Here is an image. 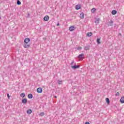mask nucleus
<instances>
[{
    "label": "nucleus",
    "instance_id": "nucleus-1",
    "mask_svg": "<svg viewBox=\"0 0 124 124\" xmlns=\"http://www.w3.org/2000/svg\"><path fill=\"white\" fill-rule=\"evenodd\" d=\"M30 41H31L30 38H26L24 39V43H25L24 45V48H29L31 46Z\"/></svg>",
    "mask_w": 124,
    "mask_h": 124
},
{
    "label": "nucleus",
    "instance_id": "nucleus-2",
    "mask_svg": "<svg viewBox=\"0 0 124 124\" xmlns=\"http://www.w3.org/2000/svg\"><path fill=\"white\" fill-rule=\"evenodd\" d=\"M42 92H43V90H42V88L39 87L37 89V92L38 93H42Z\"/></svg>",
    "mask_w": 124,
    "mask_h": 124
},
{
    "label": "nucleus",
    "instance_id": "nucleus-3",
    "mask_svg": "<svg viewBox=\"0 0 124 124\" xmlns=\"http://www.w3.org/2000/svg\"><path fill=\"white\" fill-rule=\"evenodd\" d=\"M71 68L73 69H77V68H80V66L78 65H75L74 66H72Z\"/></svg>",
    "mask_w": 124,
    "mask_h": 124
},
{
    "label": "nucleus",
    "instance_id": "nucleus-4",
    "mask_svg": "<svg viewBox=\"0 0 124 124\" xmlns=\"http://www.w3.org/2000/svg\"><path fill=\"white\" fill-rule=\"evenodd\" d=\"M27 102H28V99H27V98L22 99L21 101V103H23V104H26Z\"/></svg>",
    "mask_w": 124,
    "mask_h": 124
},
{
    "label": "nucleus",
    "instance_id": "nucleus-5",
    "mask_svg": "<svg viewBox=\"0 0 124 124\" xmlns=\"http://www.w3.org/2000/svg\"><path fill=\"white\" fill-rule=\"evenodd\" d=\"M70 31H75V27L74 26H72L69 27Z\"/></svg>",
    "mask_w": 124,
    "mask_h": 124
},
{
    "label": "nucleus",
    "instance_id": "nucleus-6",
    "mask_svg": "<svg viewBox=\"0 0 124 124\" xmlns=\"http://www.w3.org/2000/svg\"><path fill=\"white\" fill-rule=\"evenodd\" d=\"M113 24H114L113 20H110L108 22V26H110V27L113 26Z\"/></svg>",
    "mask_w": 124,
    "mask_h": 124
},
{
    "label": "nucleus",
    "instance_id": "nucleus-7",
    "mask_svg": "<svg viewBox=\"0 0 124 124\" xmlns=\"http://www.w3.org/2000/svg\"><path fill=\"white\" fill-rule=\"evenodd\" d=\"M44 21H48V20H49V16H46L44 17Z\"/></svg>",
    "mask_w": 124,
    "mask_h": 124
},
{
    "label": "nucleus",
    "instance_id": "nucleus-8",
    "mask_svg": "<svg viewBox=\"0 0 124 124\" xmlns=\"http://www.w3.org/2000/svg\"><path fill=\"white\" fill-rule=\"evenodd\" d=\"M79 17L80 19H84V13H81L79 15Z\"/></svg>",
    "mask_w": 124,
    "mask_h": 124
},
{
    "label": "nucleus",
    "instance_id": "nucleus-9",
    "mask_svg": "<svg viewBox=\"0 0 124 124\" xmlns=\"http://www.w3.org/2000/svg\"><path fill=\"white\" fill-rule=\"evenodd\" d=\"M28 98L31 99L33 97V96L32 95V94L30 93L28 95Z\"/></svg>",
    "mask_w": 124,
    "mask_h": 124
},
{
    "label": "nucleus",
    "instance_id": "nucleus-10",
    "mask_svg": "<svg viewBox=\"0 0 124 124\" xmlns=\"http://www.w3.org/2000/svg\"><path fill=\"white\" fill-rule=\"evenodd\" d=\"M111 14L112 15H116V14H117V11L115 10H112L111 12Z\"/></svg>",
    "mask_w": 124,
    "mask_h": 124
},
{
    "label": "nucleus",
    "instance_id": "nucleus-11",
    "mask_svg": "<svg viewBox=\"0 0 124 124\" xmlns=\"http://www.w3.org/2000/svg\"><path fill=\"white\" fill-rule=\"evenodd\" d=\"M93 35V33L91 32H89L87 33V36H88V37H90Z\"/></svg>",
    "mask_w": 124,
    "mask_h": 124
},
{
    "label": "nucleus",
    "instance_id": "nucleus-12",
    "mask_svg": "<svg viewBox=\"0 0 124 124\" xmlns=\"http://www.w3.org/2000/svg\"><path fill=\"white\" fill-rule=\"evenodd\" d=\"M84 53H82L81 54H79L78 56V59H82V58H83V57H84Z\"/></svg>",
    "mask_w": 124,
    "mask_h": 124
},
{
    "label": "nucleus",
    "instance_id": "nucleus-13",
    "mask_svg": "<svg viewBox=\"0 0 124 124\" xmlns=\"http://www.w3.org/2000/svg\"><path fill=\"white\" fill-rule=\"evenodd\" d=\"M81 9V6L77 5L76 6V9L77 10H79V9Z\"/></svg>",
    "mask_w": 124,
    "mask_h": 124
},
{
    "label": "nucleus",
    "instance_id": "nucleus-14",
    "mask_svg": "<svg viewBox=\"0 0 124 124\" xmlns=\"http://www.w3.org/2000/svg\"><path fill=\"white\" fill-rule=\"evenodd\" d=\"M120 102L121 103H124V97H122L120 99Z\"/></svg>",
    "mask_w": 124,
    "mask_h": 124
},
{
    "label": "nucleus",
    "instance_id": "nucleus-15",
    "mask_svg": "<svg viewBox=\"0 0 124 124\" xmlns=\"http://www.w3.org/2000/svg\"><path fill=\"white\" fill-rule=\"evenodd\" d=\"M32 112V111L31 109L27 110V114H31Z\"/></svg>",
    "mask_w": 124,
    "mask_h": 124
},
{
    "label": "nucleus",
    "instance_id": "nucleus-16",
    "mask_svg": "<svg viewBox=\"0 0 124 124\" xmlns=\"http://www.w3.org/2000/svg\"><path fill=\"white\" fill-rule=\"evenodd\" d=\"M106 101L107 103H108V104H110V100L108 98H107L106 99Z\"/></svg>",
    "mask_w": 124,
    "mask_h": 124
},
{
    "label": "nucleus",
    "instance_id": "nucleus-17",
    "mask_svg": "<svg viewBox=\"0 0 124 124\" xmlns=\"http://www.w3.org/2000/svg\"><path fill=\"white\" fill-rule=\"evenodd\" d=\"M90 49V46H87L84 47V50H86V51H87V50H89Z\"/></svg>",
    "mask_w": 124,
    "mask_h": 124
},
{
    "label": "nucleus",
    "instance_id": "nucleus-18",
    "mask_svg": "<svg viewBox=\"0 0 124 124\" xmlns=\"http://www.w3.org/2000/svg\"><path fill=\"white\" fill-rule=\"evenodd\" d=\"M25 96H26V94H25V93H21L20 94L21 97H23L24 98V97H25Z\"/></svg>",
    "mask_w": 124,
    "mask_h": 124
},
{
    "label": "nucleus",
    "instance_id": "nucleus-19",
    "mask_svg": "<svg viewBox=\"0 0 124 124\" xmlns=\"http://www.w3.org/2000/svg\"><path fill=\"white\" fill-rule=\"evenodd\" d=\"M99 20L100 19L99 18H97L95 21V23L96 24H98L99 23Z\"/></svg>",
    "mask_w": 124,
    "mask_h": 124
},
{
    "label": "nucleus",
    "instance_id": "nucleus-20",
    "mask_svg": "<svg viewBox=\"0 0 124 124\" xmlns=\"http://www.w3.org/2000/svg\"><path fill=\"white\" fill-rule=\"evenodd\" d=\"M16 3L17 5H21V1L19 0H17Z\"/></svg>",
    "mask_w": 124,
    "mask_h": 124
},
{
    "label": "nucleus",
    "instance_id": "nucleus-21",
    "mask_svg": "<svg viewBox=\"0 0 124 124\" xmlns=\"http://www.w3.org/2000/svg\"><path fill=\"white\" fill-rule=\"evenodd\" d=\"M96 42L98 44H100V38H97Z\"/></svg>",
    "mask_w": 124,
    "mask_h": 124
},
{
    "label": "nucleus",
    "instance_id": "nucleus-22",
    "mask_svg": "<svg viewBox=\"0 0 124 124\" xmlns=\"http://www.w3.org/2000/svg\"><path fill=\"white\" fill-rule=\"evenodd\" d=\"M58 83L59 85H61L62 83V81L58 80Z\"/></svg>",
    "mask_w": 124,
    "mask_h": 124
},
{
    "label": "nucleus",
    "instance_id": "nucleus-23",
    "mask_svg": "<svg viewBox=\"0 0 124 124\" xmlns=\"http://www.w3.org/2000/svg\"><path fill=\"white\" fill-rule=\"evenodd\" d=\"M95 10H96V9H95V8H93V9H92L91 11L93 13V12H94Z\"/></svg>",
    "mask_w": 124,
    "mask_h": 124
},
{
    "label": "nucleus",
    "instance_id": "nucleus-24",
    "mask_svg": "<svg viewBox=\"0 0 124 124\" xmlns=\"http://www.w3.org/2000/svg\"><path fill=\"white\" fill-rule=\"evenodd\" d=\"M45 113L44 112H41L40 113V116H41V117H43V116H44Z\"/></svg>",
    "mask_w": 124,
    "mask_h": 124
},
{
    "label": "nucleus",
    "instance_id": "nucleus-25",
    "mask_svg": "<svg viewBox=\"0 0 124 124\" xmlns=\"http://www.w3.org/2000/svg\"><path fill=\"white\" fill-rule=\"evenodd\" d=\"M116 96H120V93L117 92L116 94Z\"/></svg>",
    "mask_w": 124,
    "mask_h": 124
},
{
    "label": "nucleus",
    "instance_id": "nucleus-26",
    "mask_svg": "<svg viewBox=\"0 0 124 124\" xmlns=\"http://www.w3.org/2000/svg\"><path fill=\"white\" fill-rule=\"evenodd\" d=\"M7 97L9 98V99L10 98V96L9 95V93H7Z\"/></svg>",
    "mask_w": 124,
    "mask_h": 124
},
{
    "label": "nucleus",
    "instance_id": "nucleus-27",
    "mask_svg": "<svg viewBox=\"0 0 124 124\" xmlns=\"http://www.w3.org/2000/svg\"><path fill=\"white\" fill-rule=\"evenodd\" d=\"M81 49H82V47H78V50H81Z\"/></svg>",
    "mask_w": 124,
    "mask_h": 124
},
{
    "label": "nucleus",
    "instance_id": "nucleus-28",
    "mask_svg": "<svg viewBox=\"0 0 124 124\" xmlns=\"http://www.w3.org/2000/svg\"><path fill=\"white\" fill-rule=\"evenodd\" d=\"M74 63V61H73L71 63V64L72 65Z\"/></svg>",
    "mask_w": 124,
    "mask_h": 124
},
{
    "label": "nucleus",
    "instance_id": "nucleus-29",
    "mask_svg": "<svg viewBox=\"0 0 124 124\" xmlns=\"http://www.w3.org/2000/svg\"><path fill=\"white\" fill-rule=\"evenodd\" d=\"M85 124H90L89 122H86L85 123Z\"/></svg>",
    "mask_w": 124,
    "mask_h": 124
},
{
    "label": "nucleus",
    "instance_id": "nucleus-30",
    "mask_svg": "<svg viewBox=\"0 0 124 124\" xmlns=\"http://www.w3.org/2000/svg\"><path fill=\"white\" fill-rule=\"evenodd\" d=\"M28 18H30V14H28Z\"/></svg>",
    "mask_w": 124,
    "mask_h": 124
},
{
    "label": "nucleus",
    "instance_id": "nucleus-31",
    "mask_svg": "<svg viewBox=\"0 0 124 124\" xmlns=\"http://www.w3.org/2000/svg\"><path fill=\"white\" fill-rule=\"evenodd\" d=\"M57 26H60V23H58L57 24Z\"/></svg>",
    "mask_w": 124,
    "mask_h": 124
},
{
    "label": "nucleus",
    "instance_id": "nucleus-32",
    "mask_svg": "<svg viewBox=\"0 0 124 124\" xmlns=\"http://www.w3.org/2000/svg\"><path fill=\"white\" fill-rule=\"evenodd\" d=\"M55 98H57V96H54Z\"/></svg>",
    "mask_w": 124,
    "mask_h": 124
},
{
    "label": "nucleus",
    "instance_id": "nucleus-33",
    "mask_svg": "<svg viewBox=\"0 0 124 124\" xmlns=\"http://www.w3.org/2000/svg\"><path fill=\"white\" fill-rule=\"evenodd\" d=\"M0 19H1V17H0Z\"/></svg>",
    "mask_w": 124,
    "mask_h": 124
}]
</instances>
